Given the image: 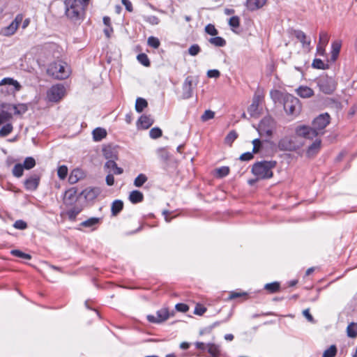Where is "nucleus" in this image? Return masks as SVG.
I'll list each match as a JSON object with an SVG mask.
<instances>
[{"instance_id":"f3484780","label":"nucleus","mask_w":357,"mask_h":357,"mask_svg":"<svg viewBox=\"0 0 357 357\" xmlns=\"http://www.w3.org/2000/svg\"><path fill=\"white\" fill-rule=\"evenodd\" d=\"M39 181L40 178L38 175H32L24 181L25 188L29 190H34L38 188Z\"/></svg>"},{"instance_id":"3c124183","label":"nucleus","mask_w":357,"mask_h":357,"mask_svg":"<svg viewBox=\"0 0 357 357\" xmlns=\"http://www.w3.org/2000/svg\"><path fill=\"white\" fill-rule=\"evenodd\" d=\"M329 40V36L326 31H321L319 33V44H322L324 45H327Z\"/></svg>"},{"instance_id":"37998d69","label":"nucleus","mask_w":357,"mask_h":357,"mask_svg":"<svg viewBox=\"0 0 357 357\" xmlns=\"http://www.w3.org/2000/svg\"><path fill=\"white\" fill-rule=\"evenodd\" d=\"M10 254L15 257H17L29 260L31 259V256L29 254L24 253L20 250H12L10 251Z\"/></svg>"},{"instance_id":"49530a36","label":"nucleus","mask_w":357,"mask_h":357,"mask_svg":"<svg viewBox=\"0 0 357 357\" xmlns=\"http://www.w3.org/2000/svg\"><path fill=\"white\" fill-rule=\"evenodd\" d=\"M12 119V114L6 111L0 112V125L10 121Z\"/></svg>"},{"instance_id":"e433bc0d","label":"nucleus","mask_w":357,"mask_h":357,"mask_svg":"<svg viewBox=\"0 0 357 357\" xmlns=\"http://www.w3.org/2000/svg\"><path fill=\"white\" fill-rule=\"evenodd\" d=\"M208 42L215 47H221L226 45V40L220 36L211 38L208 40Z\"/></svg>"},{"instance_id":"2f4dec72","label":"nucleus","mask_w":357,"mask_h":357,"mask_svg":"<svg viewBox=\"0 0 357 357\" xmlns=\"http://www.w3.org/2000/svg\"><path fill=\"white\" fill-rule=\"evenodd\" d=\"M82 211V208L79 206H74L67 211V215L70 220H75L77 215Z\"/></svg>"},{"instance_id":"9d476101","label":"nucleus","mask_w":357,"mask_h":357,"mask_svg":"<svg viewBox=\"0 0 357 357\" xmlns=\"http://www.w3.org/2000/svg\"><path fill=\"white\" fill-rule=\"evenodd\" d=\"M274 120L271 117L264 118L259 123L258 127V132L260 135H266L270 137L273 134V129L274 128Z\"/></svg>"},{"instance_id":"5fc2aeb1","label":"nucleus","mask_w":357,"mask_h":357,"mask_svg":"<svg viewBox=\"0 0 357 357\" xmlns=\"http://www.w3.org/2000/svg\"><path fill=\"white\" fill-rule=\"evenodd\" d=\"M162 132L159 128H153L149 131V135L152 139H157L162 136Z\"/></svg>"},{"instance_id":"a18cd8bd","label":"nucleus","mask_w":357,"mask_h":357,"mask_svg":"<svg viewBox=\"0 0 357 357\" xmlns=\"http://www.w3.org/2000/svg\"><path fill=\"white\" fill-rule=\"evenodd\" d=\"M36 165L35 159L32 157H27L25 158L22 166L26 169H30Z\"/></svg>"},{"instance_id":"a878e982","label":"nucleus","mask_w":357,"mask_h":357,"mask_svg":"<svg viewBox=\"0 0 357 357\" xmlns=\"http://www.w3.org/2000/svg\"><path fill=\"white\" fill-rule=\"evenodd\" d=\"M294 34L295 37L302 43L303 47H309L310 45V40H306L307 36L303 31L301 30H295L294 31Z\"/></svg>"},{"instance_id":"ddd939ff","label":"nucleus","mask_w":357,"mask_h":357,"mask_svg":"<svg viewBox=\"0 0 357 357\" xmlns=\"http://www.w3.org/2000/svg\"><path fill=\"white\" fill-rule=\"evenodd\" d=\"M193 79L191 76H188L182 86V98L188 99L192 97L193 93Z\"/></svg>"},{"instance_id":"4d7b16f0","label":"nucleus","mask_w":357,"mask_h":357,"mask_svg":"<svg viewBox=\"0 0 357 357\" xmlns=\"http://www.w3.org/2000/svg\"><path fill=\"white\" fill-rule=\"evenodd\" d=\"M253 144L252 153H257L262 147L261 142L259 139H255L252 142Z\"/></svg>"},{"instance_id":"f257e3e1","label":"nucleus","mask_w":357,"mask_h":357,"mask_svg":"<svg viewBox=\"0 0 357 357\" xmlns=\"http://www.w3.org/2000/svg\"><path fill=\"white\" fill-rule=\"evenodd\" d=\"M65 14L74 23H80L84 19L85 10L80 0H65Z\"/></svg>"},{"instance_id":"72a5a7b5","label":"nucleus","mask_w":357,"mask_h":357,"mask_svg":"<svg viewBox=\"0 0 357 357\" xmlns=\"http://www.w3.org/2000/svg\"><path fill=\"white\" fill-rule=\"evenodd\" d=\"M341 49V42L339 40L334 41L332 43V55L331 59L333 61H335L337 58V56L340 53Z\"/></svg>"},{"instance_id":"6e6552de","label":"nucleus","mask_w":357,"mask_h":357,"mask_svg":"<svg viewBox=\"0 0 357 357\" xmlns=\"http://www.w3.org/2000/svg\"><path fill=\"white\" fill-rule=\"evenodd\" d=\"M319 89L326 94H331L336 89L335 80L328 76L321 77L317 82Z\"/></svg>"},{"instance_id":"4be33fe9","label":"nucleus","mask_w":357,"mask_h":357,"mask_svg":"<svg viewBox=\"0 0 357 357\" xmlns=\"http://www.w3.org/2000/svg\"><path fill=\"white\" fill-rule=\"evenodd\" d=\"M298 96L303 98H307L314 95L313 90L308 86H301L296 89Z\"/></svg>"},{"instance_id":"a211bd4d","label":"nucleus","mask_w":357,"mask_h":357,"mask_svg":"<svg viewBox=\"0 0 357 357\" xmlns=\"http://www.w3.org/2000/svg\"><path fill=\"white\" fill-rule=\"evenodd\" d=\"M267 0H247L246 7L249 10L254 11L262 8Z\"/></svg>"},{"instance_id":"5701e85b","label":"nucleus","mask_w":357,"mask_h":357,"mask_svg":"<svg viewBox=\"0 0 357 357\" xmlns=\"http://www.w3.org/2000/svg\"><path fill=\"white\" fill-rule=\"evenodd\" d=\"M138 122L142 128L148 129L153 124L154 121L150 115H142L139 119Z\"/></svg>"},{"instance_id":"680f3d73","label":"nucleus","mask_w":357,"mask_h":357,"mask_svg":"<svg viewBox=\"0 0 357 357\" xmlns=\"http://www.w3.org/2000/svg\"><path fill=\"white\" fill-rule=\"evenodd\" d=\"M13 227L17 229H25L27 227V224L22 220H16L13 225Z\"/></svg>"},{"instance_id":"393cba45","label":"nucleus","mask_w":357,"mask_h":357,"mask_svg":"<svg viewBox=\"0 0 357 357\" xmlns=\"http://www.w3.org/2000/svg\"><path fill=\"white\" fill-rule=\"evenodd\" d=\"M102 152L105 158L107 159L108 161L111 160H116L118 159L116 151L111 146L104 148Z\"/></svg>"},{"instance_id":"603ef678","label":"nucleus","mask_w":357,"mask_h":357,"mask_svg":"<svg viewBox=\"0 0 357 357\" xmlns=\"http://www.w3.org/2000/svg\"><path fill=\"white\" fill-rule=\"evenodd\" d=\"M201 52V48L199 45L194 44L188 49V54L192 56H197Z\"/></svg>"},{"instance_id":"20e7f679","label":"nucleus","mask_w":357,"mask_h":357,"mask_svg":"<svg viewBox=\"0 0 357 357\" xmlns=\"http://www.w3.org/2000/svg\"><path fill=\"white\" fill-rule=\"evenodd\" d=\"M284 109L288 115L297 116L301 110L299 100L294 96L286 93L282 95Z\"/></svg>"},{"instance_id":"864d4df0","label":"nucleus","mask_w":357,"mask_h":357,"mask_svg":"<svg viewBox=\"0 0 357 357\" xmlns=\"http://www.w3.org/2000/svg\"><path fill=\"white\" fill-rule=\"evenodd\" d=\"M215 112L208 109L204 112V113L202 115L201 119L202 121L205 122L210 119H212L214 118Z\"/></svg>"},{"instance_id":"58836bf2","label":"nucleus","mask_w":357,"mask_h":357,"mask_svg":"<svg viewBox=\"0 0 357 357\" xmlns=\"http://www.w3.org/2000/svg\"><path fill=\"white\" fill-rule=\"evenodd\" d=\"M13 130V126L11 123H7L4 125L0 129V137H4L8 135L10 132H12Z\"/></svg>"},{"instance_id":"cd10ccee","label":"nucleus","mask_w":357,"mask_h":357,"mask_svg":"<svg viewBox=\"0 0 357 357\" xmlns=\"http://www.w3.org/2000/svg\"><path fill=\"white\" fill-rule=\"evenodd\" d=\"M123 203L121 200L116 199L114 201L111 206V212L113 216L117 215L123 209Z\"/></svg>"},{"instance_id":"2eb2a0df","label":"nucleus","mask_w":357,"mask_h":357,"mask_svg":"<svg viewBox=\"0 0 357 357\" xmlns=\"http://www.w3.org/2000/svg\"><path fill=\"white\" fill-rule=\"evenodd\" d=\"M77 200V190L71 188L65 192L63 202L66 205H72Z\"/></svg>"},{"instance_id":"09e8293b","label":"nucleus","mask_w":357,"mask_h":357,"mask_svg":"<svg viewBox=\"0 0 357 357\" xmlns=\"http://www.w3.org/2000/svg\"><path fill=\"white\" fill-rule=\"evenodd\" d=\"M147 43L150 47H153L155 49L158 48L160 45L159 39L154 36H150L148 38Z\"/></svg>"},{"instance_id":"c85d7f7f","label":"nucleus","mask_w":357,"mask_h":357,"mask_svg":"<svg viewBox=\"0 0 357 357\" xmlns=\"http://www.w3.org/2000/svg\"><path fill=\"white\" fill-rule=\"evenodd\" d=\"M93 138L96 142H100L107 136L105 129L102 128H96L93 130Z\"/></svg>"},{"instance_id":"4c0bfd02","label":"nucleus","mask_w":357,"mask_h":357,"mask_svg":"<svg viewBox=\"0 0 357 357\" xmlns=\"http://www.w3.org/2000/svg\"><path fill=\"white\" fill-rule=\"evenodd\" d=\"M148 180L147 176L144 174H139L134 181V185L137 187H142Z\"/></svg>"},{"instance_id":"ea45409f","label":"nucleus","mask_w":357,"mask_h":357,"mask_svg":"<svg viewBox=\"0 0 357 357\" xmlns=\"http://www.w3.org/2000/svg\"><path fill=\"white\" fill-rule=\"evenodd\" d=\"M264 289L270 293H275L280 289V284L277 282L268 283L265 284Z\"/></svg>"},{"instance_id":"1a4fd4ad","label":"nucleus","mask_w":357,"mask_h":357,"mask_svg":"<svg viewBox=\"0 0 357 357\" xmlns=\"http://www.w3.org/2000/svg\"><path fill=\"white\" fill-rule=\"evenodd\" d=\"M330 119L329 114L328 113H324L319 115L314 119L312 127L313 130H315L317 133V136L319 135L324 134L322 130L329 124Z\"/></svg>"},{"instance_id":"6e6d98bb","label":"nucleus","mask_w":357,"mask_h":357,"mask_svg":"<svg viewBox=\"0 0 357 357\" xmlns=\"http://www.w3.org/2000/svg\"><path fill=\"white\" fill-rule=\"evenodd\" d=\"M58 176L61 179H64L68 174V168L66 165H61L59 167L57 170Z\"/></svg>"},{"instance_id":"338daca9","label":"nucleus","mask_w":357,"mask_h":357,"mask_svg":"<svg viewBox=\"0 0 357 357\" xmlns=\"http://www.w3.org/2000/svg\"><path fill=\"white\" fill-rule=\"evenodd\" d=\"M303 316L307 319L308 321L310 323L314 324L315 320L314 319L313 317L310 313V309H305L303 311Z\"/></svg>"},{"instance_id":"f8f14e48","label":"nucleus","mask_w":357,"mask_h":357,"mask_svg":"<svg viewBox=\"0 0 357 357\" xmlns=\"http://www.w3.org/2000/svg\"><path fill=\"white\" fill-rule=\"evenodd\" d=\"M296 136L305 139H313L317 136L315 130L308 126H298L295 129Z\"/></svg>"},{"instance_id":"412c9836","label":"nucleus","mask_w":357,"mask_h":357,"mask_svg":"<svg viewBox=\"0 0 357 357\" xmlns=\"http://www.w3.org/2000/svg\"><path fill=\"white\" fill-rule=\"evenodd\" d=\"M207 351L211 357H220V346L214 343H207Z\"/></svg>"},{"instance_id":"f704fd0d","label":"nucleus","mask_w":357,"mask_h":357,"mask_svg":"<svg viewBox=\"0 0 357 357\" xmlns=\"http://www.w3.org/2000/svg\"><path fill=\"white\" fill-rule=\"evenodd\" d=\"M347 336L355 338L357 336V323L351 322L347 327Z\"/></svg>"},{"instance_id":"e2e57ef3","label":"nucleus","mask_w":357,"mask_h":357,"mask_svg":"<svg viewBox=\"0 0 357 357\" xmlns=\"http://www.w3.org/2000/svg\"><path fill=\"white\" fill-rule=\"evenodd\" d=\"M229 173V168L228 167H221L217 169V174L220 177H224Z\"/></svg>"},{"instance_id":"aec40b11","label":"nucleus","mask_w":357,"mask_h":357,"mask_svg":"<svg viewBox=\"0 0 357 357\" xmlns=\"http://www.w3.org/2000/svg\"><path fill=\"white\" fill-rule=\"evenodd\" d=\"M101 220L102 219L100 218H90L81 222L80 226L92 228V230H94L96 228V226L101 222Z\"/></svg>"},{"instance_id":"7ed1b4c3","label":"nucleus","mask_w":357,"mask_h":357,"mask_svg":"<svg viewBox=\"0 0 357 357\" xmlns=\"http://www.w3.org/2000/svg\"><path fill=\"white\" fill-rule=\"evenodd\" d=\"M47 73L54 79H64L70 75V70L66 63L56 61L49 65Z\"/></svg>"},{"instance_id":"bb28decb","label":"nucleus","mask_w":357,"mask_h":357,"mask_svg":"<svg viewBox=\"0 0 357 357\" xmlns=\"http://www.w3.org/2000/svg\"><path fill=\"white\" fill-rule=\"evenodd\" d=\"M144 199V195L142 192L139 190H133L130 193L129 200L132 204L140 203Z\"/></svg>"},{"instance_id":"a19ab883","label":"nucleus","mask_w":357,"mask_h":357,"mask_svg":"<svg viewBox=\"0 0 357 357\" xmlns=\"http://www.w3.org/2000/svg\"><path fill=\"white\" fill-rule=\"evenodd\" d=\"M238 135L234 130L230 131L227 135L226 136L225 139V142L227 144H229V146H231L232 143L235 141V139L237 138Z\"/></svg>"},{"instance_id":"13d9d810","label":"nucleus","mask_w":357,"mask_h":357,"mask_svg":"<svg viewBox=\"0 0 357 357\" xmlns=\"http://www.w3.org/2000/svg\"><path fill=\"white\" fill-rule=\"evenodd\" d=\"M205 31L211 35V36H217L218 34V31L216 29L214 25L211 24H208L205 26Z\"/></svg>"},{"instance_id":"39448f33","label":"nucleus","mask_w":357,"mask_h":357,"mask_svg":"<svg viewBox=\"0 0 357 357\" xmlns=\"http://www.w3.org/2000/svg\"><path fill=\"white\" fill-rule=\"evenodd\" d=\"M303 146V142L296 135L284 136L278 144L279 150L282 151H295Z\"/></svg>"},{"instance_id":"f03ea898","label":"nucleus","mask_w":357,"mask_h":357,"mask_svg":"<svg viewBox=\"0 0 357 357\" xmlns=\"http://www.w3.org/2000/svg\"><path fill=\"white\" fill-rule=\"evenodd\" d=\"M275 161H260L255 162L252 168V174L257 176V179H268L273 176L272 169L275 167Z\"/></svg>"},{"instance_id":"4468645a","label":"nucleus","mask_w":357,"mask_h":357,"mask_svg":"<svg viewBox=\"0 0 357 357\" xmlns=\"http://www.w3.org/2000/svg\"><path fill=\"white\" fill-rule=\"evenodd\" d=\"M22 20L23 15L22 14L17 15L15 20L5 29V35L11 36L14 34Z\"/></svg>"},{"instance_id":"9b49d317","label":"nucleus","mask_w":357,"mask_h":357,"mask_svg":"<svg viewBox=\"0 0 357 357\" xmlns=\"http://www.w3.org/2000/svg\"><path fill=\"white\" fill-rule=\"evenodd\" d=\"M169 317L170 313L167 308H162L156 312L155 315H147L146 319L150 323L159 324L167 320Z\"/></svg>"},{"instance_id":"774afa93","label":"nucleus","mask_w":357,"mask_h":357,"mask_svg":"<svg viewBox=\"0 0 357 357\" xmlns=\"http://www.w3.org/2000/svg\"><path fill=\"white\" fill-rule=\"evenodd\" d=\"M175 307L178 311L182 312H186L189 310V307L184 303H177Z\"/></svg>"},{"instance_id":"0eeeda50","label":"nucleus","mask_w":357,"mask_h":357,"mask_svg":"<svg viewBox=\"0 0 357 357\" xmlns=\"http://www.w3.org/2000/svg\"><path fill=\"white\" fill-rule=\"evenodd\" d=\"M66 96V88L61 84L53 85L47 92L49 101L57 102Z\"/></svg>"},{"instance_id":"6ab92c4d","label":"nucleus","mask_w":357,"mask_h":357,"mask_svg":"<svg viewBox=\"0 0 357 357\" xmlns=\"http://www.w3.org/2000/svg\"><path fill=\"white\" fill-rule=\"evenodd\" d=\"M8 109L14 110V114L15 115H22L24 114L28 110V106L24 103H20L17 105H10L8 106Z\"/></svg>"},{"instance_id":"423d86ee","label":"nucleus","mask_w":357,"mask_h":357,"mask_svg":"<svg viewBox=\"0 0 357 357\" xmlns=\"http://www.w3.org/2000/svg\"><path fill=\"white\" fill-rule=\"evenodd\" d=\"M0 92L4 95H15L22 89L19 82L12 77H5L0 81Z\"/></svg>"},{"instance_id":"8fccbe9b","label":"nucleus","mask_w":357,"mask_h":357,"mask_svg":"<svg viewBox=\"0 0 357 357\" xmlns=\"http://www.w3.org/2000/svg\"><path fill=\"white\" fill-rule=\"evenodd\" d=\"M312 66L314 68L317 69L324 70L327 68V65H326L320 59H314Z\"/></svg>"},{"instance_id":"c03bdc74","label":"nucleus","mask_w":357,"mask_h":357,"mask_svg":"<svg viewBox=\"0 0 357 357\" xmlns=\"http://www.w3.org/2000/svg\"><path fill=\"white\" fill-rule=\"evenodd\" d=\"M337 354V348L335 345L330 346L324 351L322 357H335Z\"/></svg>"},{"instance_id":"dca6fc26","label":"nucleus","mask_w":357,"mask_h":357,"mask_svg":"<svg viewBox=\"0 0 357 357\" xmlns=\"http://www.w3.org/2000/svg\"><path fill=\"white\" fill-rule=\"evenodd\" d=\"M260 102V97L259 96H255L252 100V104L248 109V112L252 117H257L259 115V105Z\"/></svg>"},{"instance_id":"de8ad7c7","label":"nucleus","mask_w":357,"mask_h":357,"mask_svg":"<svg viewBox=\"0 0 357 357\" xmlns=\"http://www.w3.org/2000/svg\"><path fill=\"white\" fill-rule=\"evenodd\" d=\"M24 167L22 164H16L13 169V174L15 176L19 178L23 175Z\"/></svg>"},{"instance_id":"bf43d9fd","label":"nucleus","mask_w":357,"mask_h":357,"mask_svg":"<svg viewBox=\"0 0 357 357\" xmlns=\"http://www.w3.org/2000/svg\"><path fill=\"white\" fill-rule=\"evenodd\" d=\"M144 20L152 25H157L160 22L158 17L155 15L145 16Z\"/></svg>"},{"instance_id":"473e14b6","label":"nucleus","mask_w":357,"mask_h":357,"mask_svg":"<svg viewBox=\"0 0 357 357\" xmlns=\"http://www.w3.org/2000/svg\"><path fill=\"white\" fill-rule=\"evenodd\" d=\"M82 177V172L81 170L76 169L72 171L70 173L68 181L70 183H76Z\"/></svg>"},{"instance_id":"7c9ffc66","label":"nucleus","mask_w":357,"mask_h":357,"mask_svg":"<svg viewBox=\"0 0 357 357\" xmlns=\"http://www.w3.org/2000/svg\"><path fill=\"white\" fill-rule=\"evenodd\" d=\"M116 160H111L110 161H107L105 165V167L107 169H112L114 171V173L115 174L119 175L121 174L123 172V170L121 167H119L115 162Z\"/></svg>"},{"instance_id":"c9c22d12","label":"nucleus","mask_w":357,"mask_h":357,"mask_svg":"<svg viewBox=\"0 0 357 357\" xmlns=\"http://www.w3.org/2000/svg\"><path fill=\"white\" fill-rule=\"evenodd\" d=\"M148 105L147 101L142 98H137L135 102V110L140 113L142 112Z\"/></svg>"},{"instance_id":"69168bd1","label":"nucleus","mask_w":357,"mask_h":357,"mask_svg":"<svg viewBox=\"0 0 357 357\" xmlns=\"http://www.w3.org/2000/svg\"><path fill=\"white\" fill-rule=\"evenodd\" d=\"M253 153L252 152H246L243 153L239 159L242 161H249L253 158Z\"/></svg>"},{"instance_id":"052dcab7","label":"nucleus","mask_w":357,"mask_h":357,"mask_svg":"<svg viewBox=\"0 0 357 357\" xmlns=\"http://www.w3.org/2000/svg\"><path fill=\"white\" fill-rule=\"evenodd\" d=\"M229 24L233 28H238L240 25V19L238 16H233L229 20Z\"/></svg>"},{"instance_id":"c756f323","label":"nucleus","mask_w":357,"mask_h":357,"mask_svg":"<svg viewBox=\"0 0 357 357\" xmlns=\"http://www.w3.org/2000/svg\"><path fill=\"white\" fill-rule=\"evenodd\" d=\"M321 141L319 139H317L309 147L307 151L308 155H312L318 153L321 148Z\"/></svg>"},{"instance_id":"0e129e2a","label":"nucleus","mask_w":357,"mask_h":357,"mask_svg":"<svg viewBox=\"0 0 357 357\" xmlns=\"http://www.w3.org/2000/svg\"><path fill=\"white\" fill-rule=\"evenodd\" d=\"M206 311V308L201 304H197L195 308V314L197 315H202Z\"/></svg>"},{"instance_id":"79ce46f5","label":"nucleus","mask_w":357,"mask_h":357,"mask_svg":"<svg viewBox=\"0 0 357 357\" xmlns=\"http://www.w3.org/2000/svg\"><path fill=\"white\" fill-rule=\"evenodd\" d=\"M137 59L138 61L143 66H144L146 67L150 66L151 63H150L148 56L146 54L142 53V54H138L137 56Z\"/></svg>"},{"instance_id":"b1692460","label":"nucleus","mask_w":357,"mask_h":357,"mask_svg":"<svg viewBox=\"0 0 357 357\" xmlns=\"http://www.w3.org/2000/svg\"><path fill=\"white\" fill-rule=\"evenodd\" d=\"M100 191L99 188H86L83 192L82 194L84 195L85 197L89 200H92L96 199L98 195L100 194Z\"/></svg>"}]
</instances>
